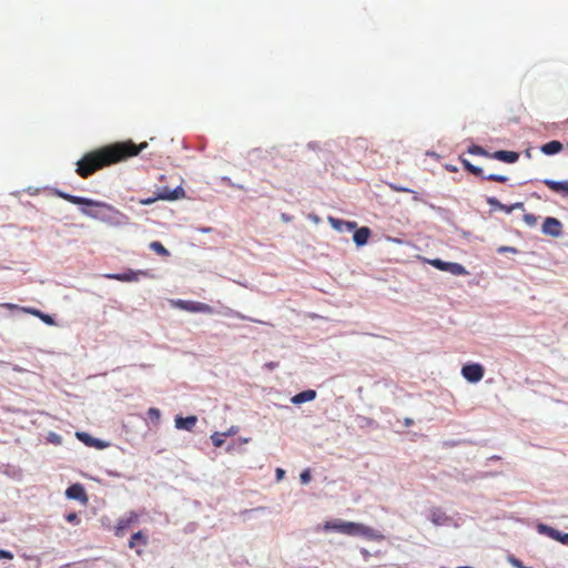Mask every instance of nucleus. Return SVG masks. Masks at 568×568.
I'll use <instances>...</instances> for the list:
<instances>
[{"label":"nucleus","mask_w":568,"mask_h":568,"mask_svg":"<svg viewBox=\"0 0 568 568\" xmlns=\"http://www.w3.org/2000/svg\"><path fill=\"white\" fill-rule=\"evenodd\" d=\"M146 145V142L136 145L132 141H125L93 150L77 162L75 172L82 179H87L105 166L138 155Z\"/></svg>","instance_id":"nucleus-1"},{"label":"nucleus","mask_w":568,"mask_h":568,"mask_svg":"<svg viewBox=\"0 0 568 568\" xmlns=\"http://www.w3.org/2000/svg\"><path fill=\"white\" fill-rule=\"evenodd\" d=\"M55 193L59 197L72 204L84 205L80 211L85 216L99 220L112 226L129 224L130 219L128 215L105 202L72 195L62 191H57Z\"/></svg>","instance_id":"nucleus-2"},{"label":"nucleus","mask_w":568,"mask_h":568,"mask_svg":"<svg viewBox=\"0 0 568 568\" xmlns=\"http://www.w3.org/2000/svg\"><path fill=\"white\" fill-rule=\"evenodd\" d=\"M325 531L335 530L347 536H361L368 540H379L383 536L368 526L354 521L329 520L323 526Z\"/></svg>","instance_id":"nucleus-3"},{"label":"nucleus","mask_w":568,"mask_h":568,"mask_svg":"<svg viewBox=\"0 0 568 568\" xmlns=\"http://www.w3.org/2000/svg\"><path fill=\"white\" fill-rule=\"evenodd\" d=\"M171 305L175 308L189 312V313H203V314H212L213 307L209 304L195 302V301H186V300H171Z\"/></svg>","instance_id":"nucleus-4"},{"label":"nucleus","mask_w":568,"mask_h":568,"mask_svg":"<svg viewBox=\"0 0 568 568\" xmlns=\"http://www.w3.org/2000/svg\"><path fill=\"white\" fill-rule=\"evenodd\" d=\"M460 162L467 172H469L476 176H479L481 179H485L488 181H494V182H499V183H505L508 181V178L506 175H501V174L491 173V174L485 175L481 168L471 164L467 159L460 158Z\"/></svg>","instance_id":"nucleus-5"},{"label":"nucleus","mask_w":568,"mask_h":568,"mask_svg":"<svg viewBox=\"0 0 568 568\" xmlns=\"http://www.w3.org/2000/svg\"><path fill=\"white\" fill-rule=\"evenodd\" d=\"M427 263L439 271L448 272L453 275H467L468 271L459 263L446 262L440 258L427 260Z\"/></svg>","instance_id":"nucleus-6"},{"label":"nucleus","mask_w":568,"mask_h":568,"mask_svg":"<svg viewBox=\"0 0 568 568\" xmlns=\"http://www.w3.org/2000/svg\"><path fill=\"white\" fill-rule=\"evenodd\" d=\"M428 519L435 526H450L458 527L459 525L454 520L453 517L448 516L442 508L434 507L429 510Z\"/></svg>","instance_id":"nucleus-7"},{"label":"nucleus","mask_w":568,"mask_h":568,"mask_svg":"<svg viewBox=\"0 0 568 568\" xmlns=\"http://www.w3.org/2000/svg\"><path fill=\"white\" fill-rule=\"evenodd\" d=\"M484 367L478 363L466 364L462 368L463 377L469 383H478L484 377Z\"/></svg>","instance_id":"nucleus-8"},{"label":"nucleus","mask_w":568,"mask_h":568,"mask_svg":"<svg viewBox=\"0 0 568 568\" xmlns=\"http://www.w3.org/2000/svg\"><path fill=\"white\" fill-rule=\"evenodd\" d=\"M536 529L540 535H546L549 538L557 540L562 545H568V534H566V532H561V531H559L546 524H541V523L536 526Z\"/></svg>","instance_id":"nucleus-9"},{"label":"nucleus","mask_w":568,"mask_h":568,"mask_svg":"<svg viewBox=\"0 0 568 568\" xmlns=\"http://www.w3.org/2000/svg\"><path fill=\"white\" fill-rule=\"evenodd\" d=\"M185 196V192L183 187L176 186L175 189H170L168 186L159 187L155 192V199L165 200V201H174L179 199H183Z\"/></svg>","instance_id":"nucleus-10"},{"label":"nucleus","mask_w":568,"mask_h":568,"mask_svg":"<svg viewBox=\"0 0 568 568\" xmlns=\"http://www.w3.org/2000/svg\"><path fill=\"white\" fill-rule=\"evenodd\" d=\"M148 275H149L148 271H132V270H128V271L122 272V273H110V274H106L105 277L106 278L116 280V281H121V282H138L140 276H148Z\"/></svg>","instance_id":"nucleus-11"},{"label":"nucleus","mask_w":568,"mask_h":568,"mask_svg":"<svg viewBox=\"0 0 568 568\" xmlns=\"http://www.w3.org/2000/svg\"><path fill=\"white\" fill-rule=\"evenodd\" d=\"M65 497L68 499L78 500V501H80L82 504H87L88 503V496H87L85 489L79 483L72 484V485H70L67 488Z\"/></svg>","instance_id":"nucleus-12"},{"label":"nucleus","mask_w":568,"mask_h":568,"mask_svg":"<svg viewBox=\"0 0 568 568\" xmlns=\"http://www.w3.org/2000/svg\"><path fill=\"white\" fill-rule=\"evenodd\" d=\"M541 230L544 234L557 237L562 232V224L556 217H546Z\"/></svg>","instance_id":"nucleus-13"},{"label":"nucleus","mask_w":568,"mask_h":568,"mask_svg":"<svg viewBox=\"0 0 568 568\" xmlns=\"http://www.w3.org/2000/svg\"><path fill=\"white\" fill-rule=\"evenodd\" d=\"M490 159L513 164L519 160V153L515 151L499 150L493 152L490 154Z\"/></svg>","instance_id":"nucleus-14"},{"label":"nucleus","mask_w":568,"mask_h":568,"mask_svg":"<svg viewBox=\"0 0 568 568\" xmlns=\"http://www.w3.org/2000/svg\"><path fill=\"white\" fill-rule=\"evenodd\" d=\"M75 435H77L78 439H80L82 443H84L89 447H97V448L101 449V448H105L108 445L106 443H104L98 438H94L84 432H77Z\"/></svg>","instance_id":"nucleus-15"},{"label":"nucleus","mask_w":568,"mask_h":568,"mask_svg":"<svg viewBox=\"0 0 568 568\" xmlns=\"http://www.w3.org/2000/svg\"><path fill=\"white\" fill-rule=\"evenodd\" d=\"M174 422H175V427L178 429L192 430V428L195 426V424L197 422V417L194 415H190L186 417L176 416Z\"/></svg>","instance_id":"nucleus-16"},{"label":"nucleus","mask_w":568,"mask_h":568,"mask_svg":"<svg viewBox=\"0 0 568 568\" xmlns=\"http://www.w3.org/2000/svg\"><path fill=\"white\" fill-rule=\"evenodd\" d=\"M316 395H317L316 390H314V389H306V390H303V392H300V393L295 394L291 398V402L294 405H301V404H304V403H307V402H311V400L315 399Z\"/></svg>","instance_id":"nucleus-17"},{"label":"nucleus","mask_w":568,"mask_h":568,"mask_svg":"<svg viewBox=\"0 0 568 568\" xmlns=\"http://www.w3.org/2000/svg\"><path fill=\"white\" fill-rule=\"evenodd\" d=\"M371 235V230L367 226L356 229L353 235V240L357 246H363L367 243Z\"/></svg>","instance_id":"nucleus-18"},{"label":"nucleus","mask_w":568,"mask_h":568,"mask_svg":"<svg viewBox=\"0 0 568 568\" xmlns=\"http://www.w3.org/2000/svg\"><path fill=\"white\" fill-rule=\"evenodd\" d=\"M22 311L24 313H28V314H32L37 317H39L43 323H45L47 325H54L55 324V321L53 318L52 315H49V314H45L43 312H41L40 310L38 308H33V307H22Z\"/></svg>","instance_id":"nucleus-19"},{"label":"nucleus","mask_w":568,"mask_h":568,"mask_svg":"<svg viewBox=\"0 0 568 568\" xmlns=\"http://www.w3.org/2000/svg\"><path fill=\"white\" fill-rule=\"evenodd\" d=\"M546 186H548L551 191L557 193L568 194V181H552V180H544L542 181Z\"/></svg>","instance_id":"nucleus-20"},{"label":"nucleus","mask_w":568,"mask_h":568,"mask_svg":"<svg viewBox=\"0 0 568 568\" xmlns=\"http://www.w3.org/2000/svg\"><path fill=\"white\" fill-rule=\"evenodd\" d=\"M562 150V144L559 141H550L541 146V152L547 155H554Z\"/></svg>","instance_id":"nucleus-21"},{"label":"nucleus","mask_w":568,"mask_h":568,"mask_svg":"<svg viewBox=\"0 0 568 568\" xmlns=\"http://www.w3.org/2000/svg\"><path fill=\"white\" fill-rule=\"evenodd\" d=\"M332 226L338 231H354L356 229L355 222H346L337 219H329Z\"/></svg>","instance_id":"nucleus-22"},{"label":"nucleus","mask_w":568,"mask_h":568,"mask_svg":"<svg viewBox=\"0 0 568 568\" xmlns=\"http://www.w3.org/2000/svg\"><path fill=\"white\" fill-rule=\"evenodd\" d=\"M138 520V516L134 513H131L130 516L125 519H120L116 526L118 530H123L130 527L131 524Z\"/></svg>","instance_id":"nucleus-23"},{"label":"nucleus","mask_w":568,"mask_h":568,"mask_svg":"<svg viewBox=\"0 0 568 568\" xmlns=\"http://www.w3.org/2000/svg\"><path fill=\"white\" fill-rule=\"evenodd\" d=\"M467 152L473 155H480V156H485V158H489V159H490V154H491L479 145L469 146Z\"/></svg>","instance_id":"nucleus-24"},{"label":"nucleus","mask_w":568,"mask_h":568,"mask_svg":"<svg viewBox=\"0 0 568 568\" xmlns=\"http://www.w3.org/2000/svg\"><path fill=\"white\" fill-rule=\"evenodd\" d=\"M138 540H143V542H144V544L146 542V539H145V537L143 536V532H142V531H136V532H134V534L131 536V538H130V540H129V547H130V548H133V547L135 546V542H136Z\"/></svg>","instance_id":"nucleus-25"},{"label":"nucleus","mask_w":568,"mask_h":568,"mask_svg":"<svg viewBox=\"0 0 568 568\" xmlns=\"http://www.w3.org/2000/svg\"><path fill=\"white\" fill-rule=\"evenodd\" d=\"M524 207V203L523 202H517L513 205H506V204H503V207H500L499 211H503L507 214L511 213L514 210L516 209H523Z\"/></svg>","instance_id":"nucleus-26"},{"label":"nucleus","mask_w":568,"mask_h":568,"mask_svg":"<svg viewBox=\"0 0 568 568\" xmlns=\"http://www.w3.org/2000/svg\"><path fill=\"white\" fill-rule=\"evenodd\" d=\"M223 437H224V435L223 434H219V433H214L213 435H211V439H212L213 445L215 447H221L224 444Z\"/></svg>","instance_id":"nucleus-27"},{"label":"nucleus","mask_w":568,"mask_h":568,"mask_svg":"<svg viewBox=\"0 0 568 568\" xmlns=\"http://www.w3.org/2000/svg\"><path fill=\"white\" fill-rule=\"evenodd\" d=\"M148 416L151 420L158 422L161 417V412L158 408L151 407L148 410Z\"/></svg>","instance_id":"nucleus-28"},{"label":"nucleus","mask_w":568,"mask_h":568,"mask_svg":"<svg viewBox=\"0 0 568 568\" xmlns=\"http://www.w3.org/2000/svg\"><path fill=\"white\" fill-rule=\"evenodd\" d=\"M312 475L310 468L304 469L300 475V480L303 485H306L311 481Z\"/></svg>","instance_id":"nucleus-29"},{"label":"nucleus","mask_w":568,"mask_h":568,"mask_svg":"<svg viewBox=\"0 0 568 568\" xmlns=\"http://www.w3.org/2000/svg\"><path fill=\"white\" fill-rule=\"evenodd\" d=\"M537 220H538L537 216L531 214V213H528V214L524 215V221L529 226H534L537 223Z\"/></svg>","instance_id":"nucleus-30"},{"label":"nucleus","mask_w":568,"mask_h":568,"mask_svg":"<svg viewBox=\"0 0 568 568\" xmlns=\"http://www.w3.org/2000/svg\"><path fill=\"white\" fill-rule=\"evenodd\" d=\"M65 520L68 523H71V524H74V525H78L80 523V519H79V516L77 513H69L67 516H65Z\"/></svg>","instance_id":"nucleus-31"},{"label":"nucleus","mask_w":568,"mask_h":568,"mask_svg":"<svg viewBox=\"0 0 568 568\" xmlns=\"http://www.w3.org/2000/svg\"><path fill=\"white\" fill-rule=\"evenodd\" d=\"M487 203L496 210H500V207H503V203L496 197H488Z\"/></svg>","instance_id":"nucleus-32"},{"label":"nucleus","mask_w":568,"mask_h":568,"mask_svg":"<svg viewBox=\"0 0 568 568\" xmlns=\"http://www.w3.org/2000/svg\"><path fill=\"white\" fill-rule=\"evenodd\" d=\"M509 561L516 568H531V567L524 566L523 562L519 559L515 558V557H510Z\"/></svg>","instance_id":"nucleus-33"},{"label":"nucleus","mask_w":568,"mask_h":568,"mask_svg":"<svg viewBox=\"0 0 568 568\" xmlns=\"http://www.w3.org/2000/svg\"><path fill=\"white\" fill-rule=\"evenodd\" d=\"M13 555L4 549H0V559H12Z\"/></svg>","instance_id":"nucleus-34"},{"label":"nucleus","mask_w":568,"mask_h":568,"mask_svg":"<svg viewBox=\"0 0 568 568\" xmlns=\"http://www.w3.org/2000/svg\"><path fill=\"white\" fill-rule=\"evenodd\" d=\"M227 315H233V316H235L237 318H241V320H250V321H252L250 317H247V316H245V315H243V314H241L239 312H234L232 310H230V313H227Z\"/></svg>","instance_id":"nucleus-35"},{"label":"nucleus","mask_w":568,"mask_h":568,"mask_svg":"<svg viewBox=\"0 0 568 568\" xmlns=\"http://www.w3.org/2000/svg\"><path fill=\"white\" fill-rule=\"evenodd\" d=\"M285 476V470L282 469V468H276L275 470V477H276V480H282Z\"/></svg>","instance_id":"nucleus-36"},{"label":"nucleus","mask_w":568,"mask_h":568,"mask_svg":"<svg viewBox=\"0 0 568 568\" xmlns=\"http://www.w3.org/2000/svg\"><path fill=\"white\" fill-rule=\"evenodd\" d=\"M158 200L159 199H155V196H153V197H148V199L140 200V203L143 204V205H150V204L154 203Z\"/></svg>","instance_id":"nucleus-37"},{"label":"nucleus","mask_w":568,"mask_h":568,"mask_svg":"<svg viewBox=\"0 0 568 568\" xmlns=\"http://www.w3.org/2000/svg\"><path fill=\"white\" fill-rule=\"evenodd\" d=\"M49 439H50V442L55 443V444L61 443V437L54 433L50 434Z\"/></svg>","instance_id":"nucleus-38"},{"label":"nucleus","mask_w":568,"mask_h":568,"mask_svg":"<svg viewBox=\"0 0 568 568\" xmlns=\"http://www.w3.org/2000/svg\"><path fill=\"white\" fill-rule=\"evenodd\" d=\"M357 419H359L362 423H361V426H363L364 424L365 425H369L371 423H373L372 419L367 418V417H363V416H358Z\"/></svg>","instance_id":"nucleus-39"},{"label":"nucleus","mask_w":568,"mask_h":568,"mask_svg":"<svg viewBox=\"0 0 568 568\" xmlns=\"http://www.w3.org/2000/svg\"><path fill=\"white\" fill-rule=\"evenodd\" d=\"M150 248H164V246L160 242H152Z\"/></svg>","instance_id":"nucleus-40"},{"label":"nucleus","mask_w":568,"mask_h":568,"mask_svg":"<svg viewBox=\"0 0 568 568\" xmlns=\"http://www.w3.org/2000/svg\"><path fill=\"white\" fill-rule=\"evenodd\" d=\"M237 432V427L235 426H232L226 433H224L223 435L224 436H227V435H233Z\"/></svg>","instance_id":"nucleus-41"},{"label":"nucleus","mask_w":568,"mask_h":568,"mask_svg":"<svg viewBox=\"0 0 568 568\" xmlns=\"http://www.w3.org/2000/svg\"><path fill=\"white\" fill-rule=\"evenodd\" d=\"M413 424H414V420H413L412 418L406 417V418L404 419V425H405V426H407V427H408V426H410V425H413Z\"/></svg>","instance_id":"nucleus-42"},{"label":"nucleus","mask_w":568,"mask_h":568,"mask_svg":"<svg viewBox=\"0 0 568 568\" xmlns=\"http://www.w3.org/2000/svg\"><path fill=\"white\" fill-rule=\"evenodd\" d=\"M156 253H159L160 255H163V256L170 255V251H156Z\"/></svg>","instance_id":"nucleus-43"},{"label":"nucleus","mask_w":568,"mask_h":568,"mask_svg":"<svg viewBox=\"0 0 568 568\" xmlns=\"http://www.w3.org/2000/svg\"><path fill=\"white\" fill-rule=\"evenodd\" d=\"M12 369L16 371V372H24L26 371V369H23L22 367H20L18 365H13Z\"/></svg>","instance_id":"nucleus-44"},{"label":"nucleus","mask_w":568,"mask_h":568,"mask_svg":"<svg viewBox=\"0 0 568 568\" xmlns=\"http://www.w3.org/2000/svg\"><path fill=\"white\" fill-rule=\"evenodd\" d=\"M260 510H263V508L262 507H257V508H254V509H251V510H245V514L254 513V511H260Z\"/></svg>","instance_id":"nucleus-45"},{"label":"nucleus","mask_w":568,"mask_h":568,"mask_svg":"<svg viewBox=\"0 0 568 568\" xmlns=\"http://www.w3.org/2000/svg\"><path fill=\"white\" fill-rule=\"evenodd\" d=\"M393 189L396 190V191H399V192H407L408 191L407 189H404V187L393 186Z\"/></svg>","instance_id":"nucleus-46"},{"label":"nucleus","mask_w":568,"mask_h":568,"mask_svg":"<svg viewBox=\"0 0 568 568\" xmlns=\"http://www.w3.org/2000/svg\"><path fill=\"white\" fill-rule=\"evenodd\" d=\"M275 365H276L275 363H267V364H266V366H267L268 368H271V369H272V368H274V367H275Z\"/></svg>","instance_id":"nucleus-47"},{"label":"nucleus","mask_w":568,"mask_h":568,"mask_svg":"<svg viewBox=\"0 0 568 568\" xmlns=\"http://www.w3.org/2000/svg\"><path fill=\"white\" fill-rule=\"evenodd\" d=\"M3 365H9V363H7L4 361H0V366H3Z\"/></svg>","instance_id":"nucleus-48"},{"label":"nucleus","mask_w":568,"mask_h":568,"mask_svg":"<svg viewBox=\"0 0 568 568\" xmlns=\"http://www.w3.org/2000/svg\"><path fill=\"white\" fill-rule=\"evenodd\" d=\"M450 171L455 172V171H456V168L450 166Z\"/></svg>","instance_id":"nucleus-49"}]
</instances>
